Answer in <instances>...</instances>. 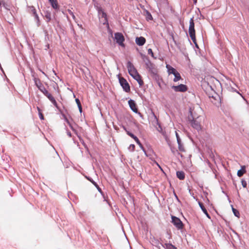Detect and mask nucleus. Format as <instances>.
<instances>
[{"label":"nucleus","instance_id":"32","mask_svg":"<svg viewBox=\"0 0 249 249\" xmlns=\"http://www.w3.org/2000/svg\"><path fill=\"white\" fill-rule=\"evenodd\" d=\"M242 185L244 188L247 187V182L245 180L242 179L241 181Z\"/></svg>","mask_w":249,"mask_h":249},{"label":"nucleus","instance_id":"1","mask_svg":"<svg viewBox=\"0 0 249 249\" xmlns=\"http://www.w3.org/2000/svg\"><path fill=\"white\" fill-rule=\"evenodd\" d=\"M202 112V110L200 107L198 105H196L190 108V117L189 118L196 119L201 118L200 114Z\"/></svg>","mask_w":249,"mask_h":249},{"label":"nucleus","instance_id":"14","mask_svg":"<svg viewBox=\"0 0 249 249\" xmlns=\"http://www.w3.org/2000/svg\"><path fill=\"white\" fill-rule=\"evenodd\" d=\"M246 173V169L245 166H243L241 167V169L238 171L237 172V176L239 177H242L244 174Z\"/></svg>","mask_w":249,"mask_h":249},{"label":"nucleus","instance_id":"17","mask_svg":"<svg viewBox=\"0 0 249 249\" xmlns=\"http://www.w3.org/2000/svg\"><path fill=\"white\" fill-rule=\"evenodd\" d=\"M177 176L180 179H183L185 178L184 173L182 171L177 172Z\"/></svg>","mask_w":249,"mask_h":249},{"label":"nucleus","instance_id":"28","mask_svg":"<svg viewBox=\"0 0 249 249\" xmlns=\"http://www.w3.org/2000/svg\"><path fill=\"white\" fill-rule=\"evenodd\" d=\"M32 8L33 9H32V11L33 14L34 15L36 18V19L37 23L38 24V21H39L38 17L37 16V14H36L35 9L33 7H32Z\"/></svg>","mask_w":249,"mask_h":249},{"label":"nucleus","instance_id":"18","mask_svg":"<svg viewBox=\"0 0 249 249\" xmlns=\"http://www.w3.org/2000/svg\"><path fill=\"white\" fill-rule=\"evenodd\" d=\"M50 2L51 3L52 7L54 9L58 8V5L56 0H49Z\"/></svg>","mask_w":249,"mask_h":249},{"label":"nucleus","instance_id":"12","mask_svg":"<svg viewBox=\"0 0 249 249\" xmlns=\"http://www.w3.org/2000/svg\"><path fill=\"white\" fill-rule=\"evenodd\" d=\"M166 67L167 69V72L169 74H173L177 71L175 69H174V68H173L168 64H166Z\"/></svg>","mask_w":249,"mask_h":249},{"label":"nucleus","instance_id":"9","mask_svg":"<svg viewBox=\"0 0 249 249\" xmlns=\"http://www.w3.org/2000/svg\"><path fill=\"white\" fill-rule=\"evenodd\" d=\"M128 104L132 111H133L135 113L138 112V109L137 108L136 105L133 100L131 99L129 100L128 101Z\"/></svg>","mask_w":249,"mask_h":249},{"label":"nucleus","instance_id":"42","mask_svg":"<svg viewBox=\"0 0 249 249\" xmlns=\"http://www.w3.org/2000/svg\"><path fill=\"white\" fill-rule=\"evenodd\" d=\"M204 213L206 214V215L207 216V217L208 218H209V219H210V215H209V214H208V213L207 211H206V213Z\"/></svg>","mask_w":249,"mask_h":249},{"label":"nucleus","instance_id":"22","mask_svg":"<svg viewBox=\"0 0 249 249\" xmlns=\"http://www.w3.org/2000/svg\"><path fill=\"white\" fill-rule=\"evenodd\" d=\"M145 15L147 20H151L152 19V17L151 14L147 11H145Z\"/></svg>","mask_w":249,"mask_h":249},{"label":"nucleus","instance_id":"44","mask_svg":"<svg viewBox=\"0 0 249 249\" xmlns=\"http://www.w3.org/2000/svg\"><path fill=\"white\" fill-rule=\"evenodd\" d=\"M136 142L138 141L139 140L138 138L136 136H134L133 138Z\"/></svg>","mask_w":249,"mask_h":249},{"label":"nucleus","instance_id":"27","mask_svg":"<svg viewBox=\"0 0 249 249\" xmlns=\"http://www.w3.org/2000/svg\"><path fill=\"white\" fill-rule=\"evenodd\" d=\"M37 110L38 111V114H39V118L41 120H43L44 119V117H43V115L42 113L41 112V109L38 107H37Z\"/></svg>","mask_w":249,"mask_h":249},{"label":"nucleus","instance_id":"20","mask_svg":"<svg viewBox=\"0 0 249 249\" xmlns=\"http://www.w3.org/2000/svg\"><path fill=\"white\" fill-rule=\"evenodd\" d=\"M137 142V143L138 144H139V145L140 146V147H141V148L143 150V151L144 152V154L145 155L147 156V157H149L150 156L149 155L147 154V153L146 152V151H145L143 147L142 146V144H141V143L140 142V141L138 140V141L136 142Z\"/></svg>","mask_w":249,"mask_h":249},{"label":"nucleus","instance_id":"4","mask_svg":"<svg viewBox=\"0 0 249 249\" xmlns=\"http://www.w3.org/2000/svg\"><path fill=\"white\" fill-rule=\"evenodd\" d=\"M172 222L178 229H181L183 228V225L181 221L178 217L172 216Z\"/></svg>","mask_w":249,"mask_h":249},{"label":"nucleus","instance_id":"13","mask_svg":"<svg viewBox=\"0 0 249 249\" xmlns=\"http://www.w3.org/2000/svg\"><path fill=\"white\" fill-rule=\"evenodd\" d=\"M97 10L98 11L99 18H107L106 14L103 11L101 8L97 7Z\"/></svg>","mask_w":249,"mask_h":249},{"label":"nucleus","instance_id":"6","mask_svg":"<svg viewBox=\"0 0 249 249\" xmlns=\"http://www.w3.org/2000/svg\"><path fill=\"white\" fill-rule=\"evenodd\" d=\"M130 75L138 82L140 86H142L143 85V82L141 79L140 75L137 72V71L133 73H131Z\"/></svg>","mask_w":249,"mask_h":249},{"label":"nucleus","instance_id":"40","mask_svg":"<svg viewBox=\"0 0 249 249\" xmlns=\"http://www.w3.org/2000/svg\"><path fill=\"white\" fill-rule=\"evenodd\" d=\"M46 97L49 99H50L51 98H52V97H53L52 96V95L51 94V93H49L47 96Z\"/></svg>","mask_w":249,"mask_h":249},{"label":"nucleus","instance_id":"29","mask_svg":"<svg viewBox=\"0 0 249 249\" xmlns=\"http://www.w3.org/2000/svg\"><path fill=\"white\" fill-rule=\"evenodd\" d=\"M198 204H199V205L200 206V207L201 208V210H202V211L204 213H206V209L205 208L204 206H203V205L202 204V203H201L200 202H198Z\"/></svg>","mask_w":249,"mask_h":249},{"label":"nucleus","instance_id":"23","mask_svg":"<svg viewBox=\"0 0 249 249\" xmlns=\"http://www.w3.org/2000/svg\"><path fill=\"white\" fill-rule=\"evenodd\" d=\"M232 211L234 215L237 217H239L240 213L238 211L234 209L233 207H232Z\"/></svg>","mask_w":249,"mask_h":249},{"label":"nucleus","instance_id":"25","mask_svg":"<svg viewBox=\"0 0 249 249\" xmlns=\"http://www.w3.org/2000/svg\"><path fill=\"white\" fill-rule=\"evenodd\" d=\"M100 18V22L101 23H102L103 24H106L107 26H108V23H107V18Z\"/></svg>","mask_w":249,"mask_h":249},{"label":"nucleus","instance_id":"11","mask_svg":"<svg viewBox=\"0 0 249 249\" xmlns=\"http://www.w3.org/2000/svg\"><path fill=\"white\" fill-rule=\"evenodd\" d=\"M136 42L138 45L142 46L145 42V39L142 36L137 37L136 38Z\"/></svg>","mask_w":249,"mask_h":249},{"label":"nucleus","instance_id":"33","mask_svg":"<svg viewBox=\"0 0 249 249\" xmlns=\"http://www.w3.org/2000/svg\"><path fill=\"white\" fill-rule=\"evenodd\" d=\"M135 149V145L134 144H130L129 147H128L129 150L131 151H133Z\"/></svg>","mask_w":249,"mask_h":249},{"label":"nucleus","instance_id":"36","mask_svg":"<svg viewBox=\"0 0 249 249\" xmlns=\"http://www.w3.org/2000/svg\"><path fill=\"white\" fill-rule=\"evenodd\" d=\"M146 65L148 68H149V69L151 68L152 64L150 62L148 61L147 63H146Z\"/></svg>","mask_w":249,"mask_h":249},{"label":"nucleus","instance_id":"15","mask_svg":"<svg viewBox=\"0 0 249 249\" xmlns=\"http://www.w3.org/2000/svg\"><path fill=\"white\" fill-rule=\"evenodd\" d=\"M35 82L36 85L38 89L41 91L42 89H45V88L42 85L40 81L38 79H35Z\"/></svg>","mask_w":249,"mask_h":249},{"label":"nucleus","instance_id":"16","mask_svg":"<svg viewBox=\"0 0 249 249\" xmlns=\"http://www.w3.org/2000/svg\"><path fill=\"white\" fill-rule=\"evenodd\" d=\"M173 75L175 76V78L173 79L174 82H176L181 79L180 75L178 71L173 74Z\"/></svg>","mask_w":249,"mask_h":249},{"label":"nucleus","instance_id":"38","mask_svg":"<svg viewBox=\"0 0 249 249\" xmlns=\"http://www.w3.org/2000/svg\"><path fill=\"white\" fill-rule=\"evenodd\" d=\"M46 18L48 19V20H51V16L50 14H47L46 15Z\"/></svg>","mask_w":249,"mask_h":249},{"label":"nucleus","instance_id":"19","mask_svg":"<svg viewBox=\"0 0 249 249\" xmlns=\"http://www.w3.org/2000/svg\"><path fill=\"white\" fill-rule=\"evenodd\" d=\"M137 142V143L138 144H139V145L140 146V147H141V148L143 150V151L144 152V154L145 155L147 156V157H149L150 156L149 155L147 154V153L146 152V151H145L143 147L142 146V144H141V143L140 142V141L138 140V141L136 142Z\"/></svg>","mask_w":249,"mask_h":249},{"label":"nucleus","instance_id":"46","mask_svg":"<svg viewBox=\"0 0 249 249\" xmlns=\"http://www.w3.org/2000/svg\"><path fill=\"white\" fill-rule=\"evenodd\" d=\"M67 135H68L69 137H71V132H70L68 131V132H67Z\"/></svg>","mask_w":249,"mask_h":249},{"label":"nucleus","instance_id":"47","mask_svg":"<svg viewBox=\"0 0 249 249\" xmlns=\"http://www.w3.org/2000/svg\"><path fill=\"white\" fill-rule=\"evenodd\" d=\"M197 50H196V53H197L200 50L199 47H197Z\"/></svg>","mask_w":249,"mask_h":249},{"label":"nucleus","instance_id":"34","mask_svg":"<svg viewBox=\"0 0 249 249\" xmlns=\"http://www.w3.org/2000/svg\"><path fill=\"white\" fill-rule=\"evenodd\" d=\"M176 138H177V142H181V139H180L179 137V135L178 134V133H177V131H176Z\"/></svg>","mask_w":249,"mask_h":249},{"label":"nucleus","instance_id":"31","mask_svg":"<svg viewBox=\"0 0 249 249\" xmlns=\"http://www.w3.org/2000/svg\"><path fill=\"white\" fill-rule=\"evenodd\" d=\"M41 92L46 96L49 93H50L46 89H42Z\"/></svg>","mask_w":249,"mask_h":249},{"label":"nucleus","instance_id":"30","mask_svg":"<svg viewBox=\"0 0 249 249\" xmlns=\"http://www.w3.org/2000/svg\"><path fill=\"white\" fill-rule=\"evenodd\" d=\"M88 179L89 180H90L96 187V188H97L98 190L101 192V189L99 187V186H98V185L96 184V182H95L94 181L88 178Z\"/></svg>","mask_w":249,"mask_h":249},{"label":"nucleus","instance_id":"43","mask_svg":"<svg viewBox=\"0 0 249 249\" xmlns=\"http://www.w3.org/2000/svg\"><path fill=\"white\" fill-rule=\"evenodd\" d=\"M136 142L138 141L139 140L138 138L136 136H134L133 138Z\"/></svg>","mask_w":249,"mask_h":249},{"label":"nucleus","instance_id":"7","mask_svg":"<svg viewBox=\"0 0 249 249\" xmlns=\"http://www.w3.org/2000/svg\"><path fill=\"white\" fill-rule=\"evenodd\" d=\"M172 88L175 91H179V92H184L187 90V88L186 86L183 84H180L178 86H173L172 87Z\"/></svg>","mask_w":249,"mask_h":249},{"label":"nucleus","instance_id":"35","mask_svg":"<svg viewBox=\"0 0 249 249\" xmlns=\"http://www.w3.org/2000/svg\"><path fill=\"white\" fill-rule=\"evenodd\" d=\"M148 54H150L153 57H154V53L151 50V49H149L148 50Z\"/></svg>","mask_w":249,"mask_h":249},{"label":"nucleus","instance_id":"37","mask_svg":"<svg viewBox=\"0 0 249 249\" xmlns=\"http://www.w3.org/2000/svg\"><path fill=\"white\" fill-rule=\"evenodd\" d=\"M127 134L130 136L132 138H133L135 135L133 134L132 133H130V132L126 131Z\"/></svg>","mask_w":249,"mask_h":249},{"label":"nucleus","instance_id":"24","mask_svg":"<svg viewBox=\"0 0 249 249\" xmlns=\"http://www.w3.org/2000/svg\"><path fill=\"white\" fill-rule=\"evenodd\" d=\"M165 246L167 249H177V248L171 244H165Z\"/></svg>","mask_w":249,"mask_h":249},{"label":"nucleus","instance_id":"21","mask_svg":"<svg viewBox=\"0 0 249 249\" xmlns=\"http://www.w3.org/2000/svg\"><path fill=\"white\" fill-rule=\"evenodd\" d=\"M178 150L181 152H184L185 149L184 148V146H183L182 143H181V142H178Z\"/></svg>","mask_w":249,"mask_h":249},{"label":"nucleus","instance_id":"26","mask_svg":"<svg viewBox=\"0 0 249 249\" xmlns=\"http://www.w3.org/2000/svg\"><path fill=\"white\" fill-rule=\"evenodd\" d=\"M49 100L52 103V104L56 107H57V104L53 97H52Z\"/></svg>","mask_w":249,"mask_h":249},{"label":"nucleus","instance_id":"2","mask_svg":"<svg viewBox=\"0 0 249 249\" xmlns=\"http://www.w3.org/2000/svg\"><path fill=\"white\" fill-rule=\"evenodd\" d=\"M189 120L190 122L191 126L197 131H200L202 129L201 125V118L196 119L189 118Z\"/></svg>","mask_w":249,"mask_h":249},{"label":"nucleus","instance_id":"41","mask_svg":"<svg viewBox=\"0 0 249 249\" xmlns=\"http://www.w3.org/2000/svg\"><path fill=\"white\" fill-rule=\"evenodd\" d=\"M68 124L70 125V126L71 128L72 129H73V127H72L71 125L70 124V122H69V121L66 119Z\"/></svg>","mask_w":249,"mask_h":249},{"label":"nucleus","instance_id":"5","mask_svg":"<svg viewBox=\"0 0 249 249\" xmlns=\"http://www.w3.org/2000/svg\"><path fill=\"white\" fill-rule=\"evenodd\" d=\"M114 38L115 41H116L117 43H118L119 45H123V42L124 40V38L123 35L121 33H115L114 35Z\"/></svg>","mask_w":249,"mask_h":249},{"label":"nucleus","instance_id":"10","mask_svg":"<svg viewBox=\"0 0 249 249\" xmlns=\"http://www.w3.org/2000/svg\"><path fill=\"white\" fill-rule=\"evenodd\" d=\"M127 68L129 74L133 73L135 71H137L133 65L130 62H127Z\"/></svg>","mask_w":249,"mask_h":249},{"label":"nucleus","instance_id":"8","mask_svg":"<svg viewBox=\"0 0 249 249\" xmlns=\"http://www.w3.org/2000/svg\"><path fill=\"white\" fill-rule=\"evenodd\" d=\"M119 81L121 85L125 91H128L130 90L129 86L125 79L121 78L119 79Z\"/></svg>","mask_w":249,"mask_h":249},{"label":"nucleus","instance_id":"3","mask_svg":"<svg viewBox=\"0 0 249 249\" xmlns=\"http://www.w3.org/2000/svg\"><path fill=\"white\" fill-rule=\"evenodd\" d=\"M194 23L193 19L191 18L190 20V25L189 29V33L190 36L195 43L196 47H198V45L196 44V37H195V30L194 28Z\"/></svg>","mask_w":249,"mask_h":249},{"label":"nucleus","instance_id":"45","mask_svg":"<svg viewBox=\"0 0 249 249\" xmlns=\"http://www.w3.org/2000/svg\"><path fill=\"white\" fill-rule=\"evenodd\" d=\"M78 108L79 109L80 112H82V106H81V105L78 106Z\"/></svg>","mask_w":249,"mask_h":249},{"label":"nucleus","instance_id":"39","mask_svg":"<svg viewBox=\"0 0 249 249\" xmlns=\"http://www.w3.org/2000/svg\"><path fill=\"white\" fill-rule=\"evenodd\" d=\"M75 101H76V104H77L78 106L81 105V103H80V101H79V100L78 99H75Z\"/></svg>","mask_w":249,"mask_h":249}]
</instances>
